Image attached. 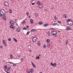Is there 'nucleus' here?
<instances>
[{
  "mask_svg": "<svg viewBox=\"0 0 73 73\" xmlns=\"http://www.w3.org/2000/svg\"><path fill=\"white\" fill-rule=\"evenodd\" d=\"M4 68L5 69H7V66H4Z\"/></svg>",
  "mask_w": 73,
  "mask_h": 73,
  "instance_id": "nucleus-30",
  "label": "nucleus"
},
{
  "mask_svg": "<svg viewBox=\"0 0 73 73\" xmlns=\"http://www.w3.org/2000/svg\"><path fill=\"white\" fill-rule=\"evenodd\" d=\"M63 17H64V18H66V17H67V15H66L64 14V15H63Z\"/></svg>",
  "mask_w": 73,
  "mask_h": 73,
  "instance_id": "nucleus-27",
  "label": "nucleus"
},
{
  "mask_svg": "<svg viewBox=\"0 0 73 73\" xmlns=\"http://www.w3.org/2000/svg\"><path fill=\"white\" fill-rule=\"evenodd\" d=\"M54 19H55V20H57V17H56V15H55L54 16Z\"/></svg>",
  "mask_w": 73,
  "mask_h": 73,
  "instance_id": "nucleus-45",
  "label": "nucleus"
},
{
  "mask_svg": "<svg viewBox=\"0 0 73 73\" xmlns=\"http://www.w3.org/2000/svg\"><path fill=\"white\" fill-rule=\"evenodd\" d=\"M38 7L39 8L41 9L43 8V5L42 4H40L38 6Z\"/></svg>",
  "mask_w": 73,
  "mask_h": 73,
  "instance_id": "nucleus-6",
  "label": "nucleus"
},
{
  "mask_svg": "<svg viewBox=\"0 0 73 73\" xmlns=\"http://www.w3.org/2000/svg\"><path fill=\"white\" fill-rule=\"evenodd\" d=\"M29 52H32V50H29Z\"/></svg>",
  "mask_w": 73,
  "mask_h": 73,
  "instance_id": "nucleus-55",
  "label": "nucleus"
},
{
  "mask_svg": "<svg viewBox=\"0 0 73 73\" xmlns=\"http://www.w3.org/2000/svg\"><path fill=\"white\" fill-rule=\"evenodd\" d=\"M0 48H3V46H0Z\"/></svg>",
  "mask_w": 73,
  "mask_h": 73,
  "instance_id": "nucleus-57",
  "label": "nucleus"
},
{
  "mask_svg": "<svg viewBox=\"0 0 73 73\" xmlns=\"http://www.w3.org/2000/svg\"><path fill=\"white\" fill-rule=\"evenodd\" d=\"M6 72V73H9V72L8 71H7Z\"/></svg>",
  "mask_w": 73,
  "mask_h": 73,
  "instance_id": "nucleus-59",
  "label": "nucleus"
},
{
  "mask_svg": "<svg viewBox=\"0 0 73 73\" xmlns=\"http://www.w3.org/2000/svg\"><path fill=\"white\" fill-rule=\"evenodd\" d=\"M50 65L52 66H53V67H56V63H53V62H51Z\"/></svg>",
  "mask_w": 73,
  "mask_h": 73,
  "instance_id": "nucleus-3",
  "label": "nucleus"
},
{
  "mask_svg": "<svg viewBox=\"0 0 73 73\" xmlns=\"http://www.w3.org/2000/svg\"><path fill=\"white\" fill-rule=\"evenodd\" d=\"M13 39L14 41L15 42H17V40L16 39L13 38Z\"/></svg>",
  "mask_w": 73,
  "mask_h": 73,
  "instance_id": "nucleus-17",
  "label": "nucleus"
},
{
  "mask_svg": "<svg viewBox=\"0 0 73 73\" xmlns=\"http://www.w3.org/2000/svg\"><path fill=\"white\" fill-rule=\"evenodd\" d=\"M33 71H34L33 69H31V72H31V73H32V72H33Z\"/></svg>",
  "mask_w": 73,
  "mask_h": 73,
  "instance_id": "nucleus-29",
  "label": "nucleus"
},
{
  "mask_svg": "<svg viewBox=\"0 0 73 73\" xmlns=\"http://www.w3.org/2000/svg\"><path fill=\"white\" fill-rule=\"evenodd\" d=\"M8 40L9 41H11V38H9L8 39Z\"/></svg>",
  "mask_w": 73,
  "mask_h": 73,
  "instance_id": "nucleus-41",
  "label": "nucleus"
},
{
  "mask_svg": "<svg viewBox=\"0 0 73 73\" xmlns=\"http://www.w3.org/2000/svg\"><path fill=\"white\" fill-rule=\"evenodd\" d=\"M68 40H67L66 42V44L67 45V44H68Z\"/></svg>",
  "mask_w": 73,
  "mask_h": 73,
  "instance_id": "nucleus-43",
  "label": "nucleus"
},
{
  "mask_svg": "<svg viewBox=\"0 0 73 73\" xmlns=\"http://www.w3.org/2000/svg\"><path fill=\"white\" fill-rule=\"evenodd\" d=\"M13 66H16V64H14L13 65Z\"/></svg>",
  "mask_w": 73,
  "mask_h": 73,
  "instance_id": "nucleus-40",
  "label": "nucleus"
},
{
  "mask_svg": "<svg viewBox=\"0 0 73 73\" xmlns=\"http://www.w3.org/2000/svg\"><path fill=\"white\" fill-rule=\"evenodd\" d=\"M43 26L44 27H47L48 26V24H45Z\"/></svg>",
  "mask_w": 73,
  "mask_h": 73,
  "instance_id": "nucleus-15",
  "label": "nucleus"
},
{
  "mask_svg": "<svg viewBox=\"0 0 73 73\" xmlns=\"http://www.w3.org/2000/svg\"><path fill=\"white\" fill-rule=\"evenodd\" d=\"M29 73H32V72H31L30 71H29Z\"/></svg>",
  "mask_w": 73,
  "mask_h": 73,
  "instance_id": "nucleus-60",
  "label": "nucleus"
},
{
  "mask_svg": "<svg viewBox=\"0 0 73 73\" xmlns=\"http://www.w3.org/2000/svg\"><path fill=\"white\" fill-rule=\"evenodd\" d=\"M35 16L36 17H38V14H37V13H36L35 14Z\"/></svg>",
  "mask_w": 73,
  "mask_h": 73,
  "instance_id": "nucleus-26",
  "label": "nucleus"
},
{
  "mask_svg": "<svg viewBox=\"0 0 73 73\" xmlns=\"http://www.w3.org/2000/svg\"><path fill=\"white\" fill-rule=\"evenodd\" d=\"M58 25V23H54L52 24L53 26H55V25Z\"/></svg>",
  "mask_w": 73,
  "mask_h": 73,
  "instance_id": "nucleus-25",
  "label": "nucleus"
},
{
  "mask_svg": "<svg viewBox=\"0 0 73 73\" xmlns=\"http://www.w3.org/2000/svg\"><path fill=\"white\" fill-rule=\"evenodd\" d=\"M9 73H10L11 72V71H10V70L7 69V71H9Z\"/></svg>",
  "mask_w": 73,
  "mask_h": 73,
  "instance_id": "nucleus-47",
  "label": "nucleus"
},
{
  "mask_svg": "<svg viewBox=\"0 0 73 73\" xmlns=\"http://www.w3.org/2000/svg\"><path fill=\"white\" fill-rule=\"evenodd\" d=\"M5 45V46H7V44H6V43H5V44H4Z\"/></svg>",
  "mask_w": 73,
  "mask_h": 73,
  "instance_id": "nucleus-52",
  "label": "nucleus"
},
{
  "mask_svg": "<svg viewBox=\"0 0 73 73\" xmlns=\"http://www.w3.org/2000/svg\"><path fill=\"white\" fill-rule=\"evenodd\" d=\"M58 32H61V31H59V30H58Z\"/></svg>",
  "mask_w": 73,
  "mask_h": 73,
  "instance_id": "nucleus-58",
  "label": "nucleus"
},
{
  "mask_svg": "<svg viewBox=\"0 0 73 73\" xmlns=\"http://www.w3.org/2000/svg\"><path fill=\"white\" fill-rule=\"evenodd\" d=\"M40 58L39 56H37L36 57V60H39Z\"/></svg>",
  "mask_w": 73,
  "mask_h": 73,
  "instance_id": "nucleus-20",
  "label": "nucleus"
},
{
  "mask_svg": "<svg viewBox=\"0 0 73 73\" xmlns=\"http://www.w3.org/2000/svg\"><path fill=\"white\" fill-rule=\"evenodd\" d=\"M57 22L59 24H61V22L60 21H58Z\"/></svg>",
  "mask_w": 73,
  "mask_h": 73,
  "instance_id": "nucleus-37",
  "label": "nucleus"
},
{
  "mask_svg": "<svg viewBox=\"0 0 73 73\" xmlns=\"http://www.w3.org/2000/svg\"><path fill=\"white\" fill-rule=\"evenodd\" d=\"M7 63H9L10 64H13V63H12V62H7Z\"/></svg>",
  "mask_w": 73,
  "mask_h": 73,
  "instance_id": "nucleus-46",
  "label": "nucleus"
},
{
  "mask_svg": "<svg viewBox=\"0 0 73 73\" xmlns=\"http://www.w3.org/2000/svg\"><path fill=\"white\" fill-rule=\"evenodd\" d=\"M10 24L11 25H14L15 24V22L13 21H10L9 22Z\"/></svg>",
  "mask_w": 73,
  "mask_h": 73,
  "instance_id": "nucleus-5",
  "label": "nucleus"
},
{
  "mask_svg": "<svg viewBox=\"0 0 73 73\" xmlns=\"http://www.w3.org/2000/svg\"><path fill=\"white\" fill-rule=\"evenodd\" d=\"M42 22L41 21H40L38 23V24L39 25H42Z\"/></svg>",
  "mask_w": 73,
  "mask_h": 73,
  "instance_id": "nucleus-21",
  "label": "nucleus"
},
{
  "mask_svg": "<svg viewBox=\"0 0 73 73\" xmlns=\"http://www.w3.org/2000/svg\"><path fill=\"white\" fill-rule=\"evenodd\" d=\"M56 32L55 31H53L52 32H51V35H52V34H53V33H54V32Z\"/></svg>",
  "mask_w": 73,
  "mask_h": 73,
  "instance_id": "nucleus-28",
  "label": "nucleus"
},
{
  "mask_svg": "<svg viewBox=\"0 0 73 73\" xmlns=\"http://www.w3.org/2000/svg\"><path fill=\"white\" fill-rule=\"evenodd\" d=\"M29 43H30V44H31V41H30L29 42Z\"/></svg>",
  "mask_w": 73,
  "mask_h": 73,
  "instance_id": "nucleus-63",
  "label": "nucleus"
},
{
  "mask_svg": "<svg viewBox=\"0 0 73 73\" xmlns=\"http://www.w3.org/2000/svg\"><path fill=\"white\" fill-rule=\"evenodd\" d=\"M50 29H53V28H51Z\"/></svg>",
  "mask_w": 73,
  "mask_h": 73,
  "instance_id": "nucleus-62",
  "label": "nucleus"
},
{
  "mask_svg": "<svg viewBox=\"0 0 73 73\" xmlns=\"http://www.w3.org/2000/svg\"><path fill=\"white\" fill-rule=\"evenodd\" d=\"M3 44H6V41L5 40H3Z\"/></svg>",
  "mask_w": 73,
  "mask_h": 73,
  "instance_id": "nucleus-24",
  "label": "nucleus"
},
{
  "mask_svg": "<svg viewBox=\"0 0 73 73\" xmlns=\"http://www.w3.org/2000/svg\"><path fill=\"white\" fill-rule=\"evenodd\" d=\"M69 23H68V25H70V26H71L72 25H73V21H71Z\"/></svg>",
  "mask_w": 73,
  "mask_h": 73,
  "instance_id": "nucleus-7",
  "label": "nucleus"
},
{
  "mask_svg": "<svg viewBox=\"0 0 73 73\" xmlns=\"http://www.w3.org/2000/svg\"><path fill=\"white\" fill-rule=\"evenodd\" d=\"M10 28H12V29H15V27H13V25H10Z\"/></svg>",
  "mask_w": 73,
  "mask_h": 73,
  "instance_id": "nucleus-9",
  "label": "nucleus"
},
{
  "mask_svg": "<svg viewBox=\"0 0 73 73\" xmlns=\"http://www.w3.org/2000/svg\"><path fill=\"white\" fill-rule=\"evenodd\" d=\"M29 33H30V32H27V35H29Z\"/></svg>",
  "mask_w": 73,
  "mask_h": 73,
  "instance_id": "nucleus-38",
  "label": "nucleus"
},
{
  "mask_svg": "<svg viewBox=\"0 0 73 73\" xmlns=\"http://www.w3.org/2000/svg\"><path fill=\"white\" fill-rule=\"evenodd\" d=\"M9 13H12V10L11 9H9Z\"/></svg>",
  "mask_w": 73,
  "mask_h": 73,
  "instance_id": "nucleus-33",
  "label": "nucleus"
},
{
  "mask_svg": "<svg viewBox=\"0 0 73 73\" xmlns=\"http://www.w3.org/2000/svg\"><path fill=\"white\" fill-rule=\"evenodd\" d=\"M26 19L24 20L23 21L22 23L23 24H25V23L26 22L25 21V20Z\"/></svg>",
  "mask_w": 73,
  "mask_h": 73,
  "instance_id": "nucleus-22",
  "label": "nucleus"
},
{
  "mask_svg": "<svg viewBox=\"0 0 73 73\" xmlns=\"http://www.w3.org/2000/svg\"><path fill=\"white\" fill-rule=\"evenodd\" d=\"M31 64L34 68H35V67H36V65H35L33 64V63L31 62Z\"/></svg>",
  "mask_w": 73,
  "mask_h": 73,
  "instance_id": "nucleus-16",
  "label": "nucleus"
},
{
  "mask_svg": "<svg viewBox=\"0 0 73 73\" xmlns=\"http://www.w3.org/2000/svg\"><path fill=\"white\" fill-rule=\"evenodd\" d=\"M37 44H38V45L39 46H40V45H41V44H40V42H38L37 43Z\"/></svg>",
  "mask_w": 73,
  "mask_h": 73,
  "instance_id": "nucleus-44",
  "label": "nucleus"
},
{
  "mask_svg": "<svg viewBox=\"0 0 73 73\" xmlns=\"http://www.w3.org/2000/svg\"><path fill=\"white\" fill-rule=\"evenodd\" d=\"M4 4L5 6H8L9 5V3L7 2H5L4 3Z\"/></svg>",
  "mask_w": 73,
  "mask_h": 73,
  "instance_id": "nucleus-8",
  "label": "nucleus"
},
{
  "mask_svg": "<svg viewBox=\"0 0 73 73\" xmlns=\"http://www.w3.org/2000/svg\"><path fill=\"white\" fill-rule=\"evenodd\" d=\"M46 42H48H48H50V39H46Z\"/></svg>",
  "mask_w": 73,
  "mask_h": 73,
  "instance_id": "nucleus-19",
  "label": "nucleus"
},
{
  "mask_svg": "<svg viewBox=\"0 0 73 73\" xmlns=\"http://www.w3.org/2000/svg\"><path fill=\"white\" fill-rule=\"evenodd\" d=\"M52 36H56L57 35V32L55 31V33H52Z\"/></svg>",
  "mask_w": 73,
  "mask_h": 73,
  "instance_id": "nucleus-10",
  "label": "nucleus"
},
{
  "mask_svg": "<svg viewBox=\"0 0 73 73\" xmlns=\"http://www.w3.org/2000/svg\"><path fill=\"white\" fill-rule=\"evenodd\" d=\"M21 62H23V58H21Z\"/></svg>",
  "mask_w": 73,
  "mask_h": 73,
  "instance_id": "nucleus-42",
  "label": "nucleus"
},
{
  "mask_svg": "<svg viewBox=\"0 0 73 73\" xmlns=\"http://www.w3.org/2000/svg\"><path fill=\"white\" fill-rule=\"evenodd\" d=\"M15 23H16V22H17V19H16L15 20Z\"/></svg>",
  "mask_w": 73,
  "mask_h": 73,
  "instance_id": "nucleus-49",
  "label": "nucleus"
},
{
  "mask_svg": "<svg viewBox=\"0 0 73 73\" xmlns=\"http://www.w3.org/2000/svg\"><path fill=\"white\" fill-rule=\"evenodd\" d=\"M36 30L35 29H32L31 30V32H36Z\"/></svg>",
  "mask_w": 73,
  "mask_h": 73,
  "instance_id": "nucleus-11",
  "label": "nucleus"
},
{
  "mask_svg": "<svg viewBox=\"0 0 73 73\" xmlns=\"http://www.w3.org/2000/svg\"><path fill=\"white\" fill-rule=\"evenodd\" d=\"M47 33L49 36H50V33H49V32H48Z\"/></svg>",
  "mask_w": 73,
  "mask_h": 73,
  "instance_id": "nucleus-32",
  "label": "nucleus"
},
{
  "mask_svg": "<svg viewBox=\"0 0 73 73\" xmlns=\"http://www.w3.org/2000/svg\"><path fill=\"white\" fill-rule=\"evenodd\" d=\"M66 30L67 31H71L72 28L69 27H67L66 28Z\"/></svg>",
  "mask_w": 73,
  "mask_h": 73,
  "instance_id": "nucleus-4",
  "label": "nucleus"
},
{
  "mask_svg": "<svg viewBox=\"0 0 73 73\" xmlns=\"http://www.w3.org/2000/svg\"><path fill=\"white\" fill-rule=\"evenodd\" d=\"M16 31L17 32H20V28L17 29H16Z\"/></svg>",
  "mask_w": 73,
  "mask_h": 73,
  "instance_id": "nucleus-13",
  "label": "nucleus"
},
{
  "mask_svg": "<svg viewBox=\"0 0 73 73\" xmlns=\"http://www.w3.org/2000/svg\"><path fill=\"white\" fill-rule=\"evenodd\" d=\"M45 11H47V10L46 9H45Z\"/></svg>",
  "mask_w": 73,
  "mask_h": 73,
  "instance_id": "nucleus-64",
  "label": "nucleus"
},
{
  "mask_svg": "<svg viewBox=\"0 0 73 73\" xmlns=\"http://www.w3.org/2000/svg\"><path fill=\"white\" fill-rule=\"evenodd\" d=\"M23 30H27V28L25 27H24L23 28Z\"/></svg>",
  "mask_w": 73,
  "mask_h": 73,
  "instance_id": "nucleus-39",
  "label": "nucleus"
},
{
  "mask_svg": "<svg viewBox=\"0 0 73 73\" xmlns=\"http://www.w3.org/2000/svg\"><path fill=\"white\" fill-rule=\"evenodd\" d=\"M8 69H11V67L10 66H9L8 67Z\"/></svg>",
  "mask_w": 73,
  "mask_h": 73,
  "instance_id": "nucleus-53",
  "label": "nucleus"
},
{
  "mask_svg": "<svg viewBox=\"0 0 73 73\" xmlns=\"http://www.w3.org/2000/svg\"><path fill=\"white\" fill-rule=\"evenodd\" d=\"M26 14L27 15V16H28L29 15V12H27V13H26Z\"/></svg>",
  "mask_w": 73,
  "mask_h": 73,
  "instance_id": "nucleus-51",
  "label": "nucleus"
},
{
  "mask_svg": "<svg viewBox=\"0 0 73 73\" xmlns=\"http://www.w3.org/2000/svg\"><path fill=\"white\" fill-rule=\"evenodd\" d=\"M70 21V19H68L66 20V21L67 22L68 24V23H69V22H70V21Z\"/></svg>",
  "mask_w": 73,
  "mask_h": 73,
  "instance_id": "nucleus-12",
  "label": "nucleus"
},
{
  "mask_svg": "<svg viewBox=\"0 0 73 73\" xmlns=\"http://www.w3.org/2000/svg\"><path fill=\"white\" fill-rule=\"evenodd\" d=\"M4 70L5 71V72H7V68H6L5 69H4Z\"/></svg>",
  "mask_w": 73,
  "mask_h": 73,
  "instance_id": "nucleus-36",
  "label": "nucleus"
},
{
  "mask_svg": "<svg viewBox=\"0 0 73 73\" xmlns=\"http://www.w3.org/2000/svg\"><path fill=\"white\" fill-rule=\"evenodd\" d=\"M10 57H11V58H13V56L12 54L10 55Z\"/></svg>",
  "mask_w": 73,
  "mask_h": 73,
  "instance_id": "nucleus-34",
  "label": "nucleus"
},
{
  "mask_svg": "<svg viewBox=\"0 0 73 73\" xmlns=\"http://www.w3.org/2000/svg\"><path fill=\"white\" fill-rule=\"evenodd\" d=\"M47 48H49V47H50V46H49V45L48 44V43H47Z\"/></svg>",
  "mask_w": 73,
  "mask_h": 73,
  "instance_id": "nucleus-31",
  "label": "nucleus"
},
{
  "mask_svg": "<svg viewBox=\"0 0 73 73\" xmlns=\"http://www.w3.org/2000/svg\"><path fill=\"white\" fill-rule=\"evenodd\" d=\"M35 3H31V5H35Z\"/></svg>",
  "mask_w": 73,
  "mask_h": 73,
  "instance_id": "nucleus-48",
  "label": "nucleus"
},
{
  "mask_svg": "<svg viewBox=\"0 0 73 73\" xmlns=\"http://www.w3.org/2000/svg\"><path fill=\"white\" fill-rule=\"evenodd\" d=\"M18 57L19 58H20V55H18Z\"/></svg>",
  "mask_w": 73,
  "mask_h": 73,
  "instance_id": "nucleus-56",
  "label": "nucleus"
},
{
  "mask_svg": "<svg viewBox=\"0 0 73 73\" xmlns=\"http://www.w3.org/2000/svg\"><path fill=\"white\" fill-rule=\"evenodd\" d=\"M4 12L5 13V11L3 9H1L0 11V17H3V15H4Z\"/></svg>",
  "mask_w": 73,
  "mask_h": 73,
  "instance_id": "nucleus-1",
  "label": "nucleus"
},
{
  "mask_svg": "<svg viewBox=\"0 0 73 73\" xmlns=\"http://www.w3.org/2000/svg\"><path fill=\"white\" fill-rule=\"evenodd\" d=\"M27 73H29V70H27Z\"/></svg>",
  "mask_w": 73,
  "mask_h": 73,
  "instance_id": "nucleus-50",
  "label": "nucleus"
},
{
  "mask_svg": "<svg viewBox=\"0 0 73 73\" xmlns=\"http://www.w3.org/2000/svg\"><path fill=\"white\" fill-rule=\"evenodd\" d=\"M30 17H31V16H29V18H30Z\"/></svg>",
  "mask_w": 73,
  "mask_h": 73,
  "instance_id": "nucleus-61",
  "label": "nucleus"
},
{
  "mask_svg": "<svg viewBox=\"0 0 73 73\" xmlns=\"http://www.w3.org/2000/svg\"><path fill=\"white\" fill-rule=\"evenodd\" d=\"M40 3H41V2H40V1H38L37 2V4H39V5H40V4H40Z\"/></svg>",
  "mask_w": 73,
  "mask_h": 73,
  "instance_id": "nucleus-23",
  "label": "nucleus"
},
{
  "mask_svg": "<svg viewBox=\"0 0 73 73\" xmlns=\"http://www.w3.org/2000/svg\"><path fill=\"white\" fill-rule=\"evenodd\" d=\"M37 37H34L32 39V41L33 42H35L37 41Z\"/></svg>",
  "mask_w": 73,
  "mask_h": 73,
  "instance_id": "nucleus-2",
  "label": "nucleus"
},
{
  "mask_svg": "<svg viewBox=\"0 0 73 73\" xmlns=\"http://www.w3.org/2000/svg\"><path fill=\"white\" fill-rule=\"evenodd\" d=\"M6 17H7L6 16H5V17H3V20H4L6 21Z\"/></svg>",
  "mask_w": 73,
  "mask_h": 73,
  "instance_id": "nucleus-14",
  "label": "nucleus"
},
{
  "mask_svg": "<svg viewBox=\"0 0 73 73\" xmlns=\"http://www.w3.org/2000/svg\"><path fill=\"white\" fill-rule=\"evenodd\" d=\"M27 28H29V26H27Z\"/></svg>",
  "mask_w": 73,
  "mask_h": 73,
  "instance_id": "nucleus-54",
  "label": "nucleus"
},
{
  "mask_svg": "<svg viewBox=\"0 0 73 73\" xmlns=\"http://www.w3.org/2000/svg\"><path fill=\"white\" fill-rule=\"evenodd\" d=\"M30 23L31 24H33V20L32 19H31L30 21Z\"/></svg>",
  "mask_w": 73,
  "mask_h": 73,
  "instance_id": "nucleus-18",
  "label": "nucleus"
},
{
  "mask_svg": "<svg viewBox=\"0 0 73 73\" xmlns=\"http://www.w3.org/2000/svg\"><path fill=\"white\" fill-rule=\"evenodd\" d=\"M43 48H46V46L45 45H43Z\"/></svg>",
  "mask_w": 73,
  "mask_h": 73,
  "instance_id": "nucleus-35",
  "label": "nucleus"
}]
</instances>
